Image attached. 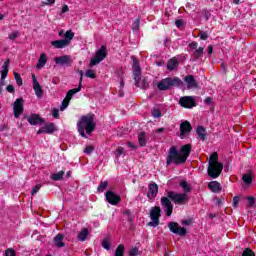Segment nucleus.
<instances>
[{
    "mask_svg": "<svg viewBox=\"0 0 256 256\" xmlns=\"http://www.w3.org/2000/svg\"><path fill=\"white\" fill-rule=\"evenodd\" d=\"M190 155L191 144H185L180 150H177V147L172 146L168 151L166 163L167 165H171V163H174V165H184V163H187V159Z\"/></svg>",
    "mask_w": 256,
    "mask_h": 256,
    "instance_id": "nucleus-1",
    "label": "nucleus"
},
{
    "mask_svg": "<svg viewBox=\"0 0 256 256\" xmlns=\"http://www.w3.org/2000/svg\"><path fill=\"white\" fill-rule=\"evenodd\" d=\"M171 201H173L175 205H185V203L189 201V198L185 193L168 191L167 197L164 196L161 198V205L162 207H164L167 217H171V215H173V204L171 203Z\"/></svg>",
    "mask_w": 256,
    "mask_h": 256,
    "instance_id": "nucleus-2",
    "label": "nucleus"
},
{
    "mask_svg": "<svg viewBox=\"0 0 256 256\" xmlns=\"http://www.w3.org/2000/svg\"><path fill=\"white\" fill-rule=\"evenodd\" d=\"M96 125L97 124L95 123V114L88 113L82 116L77 122L78 132L81 137L87 139V135H91V133L95 131ZM85 131L87 134H85Z\"/></svg>",
    "mask_w": 256,
    "mask_h": 256,
    "instance_id": "nucleus-3",
    "label": "nucleus"
},
{
    "mask_svg": "<svg viewBox=\"0 0 256 256\" xmlns=\"http://www.w3.org/2000/svg\"><path fill=\"white\" fill-rule=\"evenodd\" d=\"M223 171V164L219 162V155L214 152L209 159L208 175L212 179H217Z\"/></svg>",
    "mask_w": 256,
    "mask_h": 256,
    "instance_id": "nucleus-4",
    "label": "nucleus"
},
{
    "mask_svg": "<svg viewBox=\"0 0 256 256\" xmlns=\"http://www.w3.org/2000/svg\"><path fill=\"white\" fill-rule=\"evenodd\" d=\"M132 60V71L136 87H139L140 89H147L149 87V83L146 78L141 79V66H139V60L135 57H132Z\"/></svg>",
    "mask_w": 256,
    "mask_h": 256,
    "instance_id": "nucleus-5",
    "label": "nucleus"
},
{
    "mask_svg": "<svg viewBox=\"0 0 256 256\" xmlns=\"http://www.w3.org/2000/svg\"><path fill=\"white\" fill-rule=\"evenodd\" d=\"M177 85H181V79H179L178 77L166 78L162 79L158 83V89L159 91H167L168 89L175 87Z\"/></svg>",
    "mask_w": 256,
    "mask_h": 256,
    "instance_id": "nucleus-6",
    "label": "nucleus"
},
{
    "mask_svg": "<svg viewBox=\"0 0 256 256\" xmlns=\"http://www.w3.org/2000/svg\"><path fill=\"white\" fill-rule=\"evenodd\" d=\"M159 217H161V207L155 206L150 210L151 222L148 223L149 227H157L159 225Z\"/></svg>",
    "mask_w": 256,
    "mask_h": 256,
    "instance_id": "nucleus-7",
    "label": "nucleus"
},
{
    "mask_svg": "<svg viewBox=\"0 0 256 256\" xmlns=\"http://www.w3.org/2000/svg\"><path fill=\"white\" fill-rule=\"evenodd\" d=\"M168 227L175 235H180V237H185L187 235V229L180 227L177 222H170Z\"/></svg>",
    "mask_w": 256,
    "mask_h": 256,
    "instance_id": "nucleus-8",
    "label": "nucleus"
},
{
    "mask_svg": "<svg viewBox=\"0 0 256 256\" xmlns=\"http://www.w3.org/2000/svg\"><path fill=\"white\" fill-rule=\"evenodd\" d=\"M9 63H11L10 59H7L1 70V81H0V93H3V85H5V79H7V75H9Z\"/></svg>",
    "mask_w": 256,
    "mask_h": 256,
    "instance_id": "nucleus-9",
    "label": "nucleus"
},
{
    "mask_svg": "<svg viewBox=\"0 0 256 256\" xmlns=\"http://www.w3.org/2000/svg\"><path fill=\"white\" fill-rule=\"evenodd\" d=\"M179 103L181 107H185L186 109H193V107L197 106V103H195V98H193V96H184L180 98Z\"/></svg>",
    "mask_w": 256,
    "mask_h": 256,
    "instance_id": "nucleus-10",
    "label": "nucleus"
},
{
    "mask_svg": "<svg viewBox=\"0 0 256 256\" xmlns=\"http://www.w3.org/2000/svg\"><path fill=\"white\" fill-rule=\"evenodd\" d=\"M23 103L24 100L23 98H17L16 101L14 102V117H16V119H19V117H21V113H23Z\"/></svg>",
    "mask_w": 256,
    "mask_h": 256,
    "instance_id": "nucleus-11",
    "label": "nucleus"
},
{
    "mask_svg": "<svg viewBox=\"0 0 256 256\" xmlns=\"http://www.w3.org/2000/svg\"><path fill=\"white\" fill-rule=\"evenodd\" d=\"M106 201H108L110 205H118V203H121V196L115 194L113 191H107Z\"/></svg>",
    "mask_w": 256,
    "mask_h": 256,
    "instance_id": "nucleus-12",
    "label": "nucleus"
},
{
    "mask_svg": "<svg viewBox=\"0 0 256 256\" xmlns=\"http://www.w3.org/2000/svg\"><path fill=\"white\" fill-rule=\"evenodd\" d=\"M193 130V127H191V123L189 121H184L180 124V137L183 139L185 135H189L191 131Z\"/></svg>",
    "mask_w": 256,
    "mask_h": 256,
    "instance_id": "nucleus-13",
    "label": "nucleus"
},
{
    "mask_svg": "<svg viewBox=\"0 0 256 256\" xmlns=\"http://www.w3.org/2000/svg\"><path fill=\"white\" fill-rule=\"evenodd\" d=\"M54 61L56 65H67L68 67H70L71 63H73V60H71V56L69 55L56 57Z\"/></svg>",
    "mask_w": 256,
    "mask_h": 256,
    "instance_id": "nucleus-14",
    "label": "nucleus"
},
{
    "mask_svg": "<svg viewBox=\"0 0 256 256\" xmlns=\"http://www.w3.org/2000/svg\"><path fill=\"white\" fill-rule=\"evenodd\" d=\"M184 82L187 85V89H197V87H199V84L193 75H187L184 78Z\"/></svg>",
    "mask_w": 256,
    "mask_h": 256,
    "instance_id": "nucleus-15",
    "label": "nucleus"
},
{
    "mask_svg": "<svg viewBox=\"0 0 256 256\" xmlns=\"http://www.w3.org/2000/svg\"><path fill=\"white\" fill-rule=\"evenodd\" d=\"M32 83L36 96L39 98L43 97V88H41V84H39V81H37V77H35V74L32 75Z\"/></svg>",
    "mask_w": 256,
    "mask_h": 256,
    "instance_id": "nucleus-16",
    "label": "nucleus"
},
{
    "mask_svg": "<svg viewBox=\"0 0 256 256\" xmlns=\"http://www.w3.org/2000/svg\"><path fill=\"white\" fill-rule=\"evenodd\" d=\"M157 193H159V186H157L156 183L150 184L147 194L148 199H155L157 197Z\"/></svg>",
    "mask_w": 256,
    "mask_h": 256,
    "instance_id": "nucleus-17",
    "label": "nucleus"
},
{
    "mask_svg": "<svg viewBox=\"0 0 256 256\" xmlns=\"http://www.w3.org/2000/svg\"><path fill=\"white\" fill-rule=\"evenodd\" d=\"M53 131H55V124L53 123H50L42 128H40L37 132L38 135H41L43 133H48V134H51L53 133Z\"/></svg>",
    "mask_w": 256,
    "mask_h": 256,
    "instance_id": "nucleus-18",
    "label": "nucleus"
},
{
    "mask_svg": "<svg viewBox=\"0 0 256 256\" xmlns=\"http://www.w3.org/2000/svg\"><path fill=\"white\" fill-rule=\"evenodd\" d=\"M27 121L30 123V125H39V123H43V119L40 118L38 114H31L27 118Z\"/></svg>",
    "mask_w": 256,
    "mask_h": 256,
    "instance_id": "nucleus-19",
    "label": "nucleus"
},
{
    "mask_svg": "<svg viewBox=\"0 0 256 256\" xmlns=\"http://www.w3.org/2000/svg\"><path fill=\"white\" fill-rule=\"evenodd\" d=\"M52 47H55V49H64V47H69V44L67 40H55L51 42Z\"/></svg>",
    "mask_w": 256,
    "mask_h": 256,
    "instance_id": "nucleus-20",
    "label": "nucleus"
},
{
    "mask_svg": "<svg viewBox=\"0 0 256 256\" xmlns=\"http://www.w3.org/2000/svg\"><path fill=\"white\" fill-rule=\"evenodd\" d=\"M95 57L103 61L107 57V47L102 45L99 50L96 51Z\"/></svg>",
    "mask_w": 256,
    "mask_h": 256,
    "instance_id": "nucleus-21",
    "label": "nucleus"
},
{
    "mask_svg": "<svg viewBox=\"0 0 256 256\" xmlns=\"http://www.w3.org/2000/svg\"><path fill=\"white\" fill-rule=\"evenodd\" d=\"M179 67V60L177 58L173 57L171 58L167 63V70L173 71Z\"/></svg>",
    "mask_w": 256,
    "mask_h": 256,
    "instance_id": "nucleus-22",
    "label": "nucleus"
},
{
    "mask_svg": "<svg viewBox=\"0 0 256 256\" xmlns=\"http://www.w3.org/2000/svg\"><path fill=\"white\" fill-rule=\"evenodd\" d=\"M82 87H83V84H81L80 82L78 85V88L71 89L67 92L65 99H68V101H71V99H73V95H75L76 93H79Z\"/></svg>",
    "mask_w": 256,
    "mask_h": 256,
    "instance_id": "nucleus-23",
    "label": "nucleus"
},
{
    "mask_svg": "<svg viewBox=\"0 0 256 256\" xmlns=\"http://www.w3.org/2000/svg\"><path fill=\"white\" fill-rule=\"evenodd\" d=\"M63 239H65V236L63 234H57L54 237V244L61 249V247H65V243L63 242Z\"/></svg>",
    "mask_w": 256,
    "mask_h": 256,
    "instance_id": "nucleus-24",
    "label": "nucleus"
},
{
    "mask_svg": "<svg viewBox=\"0 0 256 256\" xmlns=\"http://www.w3.org/2000/svg\"><path fill=\"white\" fill-rule=\"evenodd\" d=\"M208 188L213 193H219L221 191V184L217 181H212L208 184Z\"/></svg>",
    "mask_w": 256,
    "mask_h": 256,
    "instance_id": "nucleus-25",
    "label": "nucleus"
},
{
    "mask_svg": "<svg viewBox=\"0 0 256 256\" xmlns=\"http://www.w3.org/2000/svg\"><path fill=\"white\" fill-rule=\"evenodd\" d=\"M46 63H47V55H45V53H42L36 65L37 69H43Z\"/></svg>",
    "mask_w": 256,
    "mask_h": 256,
    "instance_id": "nucleus-26",
    "label": "nucleus"
},
{
    "mask_svg": "<svg viewBox=\"0 0 256 256\" xmlns=\"http://www.w3.org/2000/svg\"><path fill=\"white\" fill-rule=\"evenodd\" d=\"M138 143L140 147H145V145H147V133L140 132L138 135Z\"/></svg>",
    "mask_w": 256,
    "mask_h": 256,
    "instance_id": "nucleus-27",
    "label": "nucleus"
},
{
    "mask_svg": "<svg viewBox=\"0 0 256 256\" xmlns=\"http://www.w3.org/2000/svg\"><path fill=\"white\" fill-rule=\"evenodd\" d=\"M196 133L198 135V137L202 140L205 141L206 137H207V132H205V128L203 126H198Z\"/></svg>",
    "mask_w": 256,
    "mask_h": 256,
    "instance_id": "nucleus-28",
    "label": "nucleus"
},
{
    "mask_svg": "<svg viewBox=\"0 0 256 256\" xmlns=\"http://www.w3.org/2000/svg\"><path fill=\"white\" fill-rule=\"evenodd\" d=\"M73 37H75V33H73V31L68 30L66 31V33L64 34V41L68 42V45H71V41H73Z\"/></svg>",
    "mask_w": 256,
    "mask_h": 256,
    "instance_id": "nucleus-29",
    "label": "nucleus"
},
{
    "mask_svg": "<svg viewBox=\"0 0 256 256\" xmlns=\"http://www.w3.org/2000/svg\"><path fill=\"white\" fill-rule=\"evenodd\" d=\"M87 235H89V230L87 228H83L78 234V240L85 241V239H87Z\"/></svg>",
    "mask_w": 256,
    "mask_h": 256,
    "instance_id": "nucleus-30",
    "label": "nucleus"
},
{
    "mask_svg": "<svg viewBox=\"0 0 256 256\" xmlns=\"http://www.w3.org/2000/svg\"><path fill=\"white\" fill-rule=\"evenodd\" d=\"M180 187L183 189L185 195H187V193H191V186L189 183H187V181L180 182Z\"/></svg>",
    "mask_w": 256,
    "mask_h": 256,
    "instance_id": "nucleus-31",
    "label": "nucleus"
},
{
    "mask_svg": "<svg viewBox=\"0 0 256 256\" xmlns=\"http://www.w3.org/2000/svg\"><path fill=\"white\" fill-rule=\"evenodd\" d=\"M63 175H65V171L61 170L58 173H54L51 175L52 181H61L63 179Z\"/></svg>",
    "mask_w": 256,
    "mask_h": 256,
    "instance_id": "nucleus-32",
    "label": "nucleus"
},
{
    "mask_svg": "<svg viewBox=\"0 0 256 256\" xmlns=\"http://www.w3.org/2000/svg\"><path fill=\"white\" fill-rule=\"evenodd\" d=\"M203 51L204 48L203 47H199L198 49H196L193 53H192V57L194 59H199V57L203 56Z\"/></svg>",
    "mask_w": 256,
    "mask_h": 256,
    "instance_id": "nucleus-33",
    "label": "nucleus"
},
{
    "mask_svg": "<svg viewBox=\"0 0 256 256\" xmlns=\"http://www.w3.org/2000/svg\"><path fill=\"white\" fill-rule=\"evenodd\" d=\"M125 254V246L123 244L118 245L114 256H123Z\"/></svg>",
    "mask_w": 256,
    "mask_h": 256,
    "instance_id": "nucleus-34",
    "label": "nucleus"
},
{
    "mask_svg": "<svg viewBox=\"0 0 256 256\" xmlns=\"http://www.w3.org/2000/svg\"><path fill=\"white\" fill-rule=\"evenodd\" d=\"M14 79L19 87L23 85V78H21V74L14 72Z\"/></svg>",
    "mask_w": 256,
    "mask_h": 256,
    "instance_id": "nucleus-35",
    "label": "nucleus"
},
{
    "mask_svg": "<svg viewBox=\"0 0 256 256\" xmlns=\"http://www.w3.org/2000/svg\"><path fill=\"white\" fill-rule=\"evenodd\" d=\"M242 180L244 181V183H246V185H251V183L253 182V178L249 174H244Z\"/></svg>",
    "mask_w": 256,
    "mask_h": 256,
    "instance_id": "nucleus-36",
    "label": "nucleus"
},
{
    "mask_svg": "<svg viewBox=\"0 0 256 256\" xmlns=\"http://www.w3.org/2000/svg\"><path fill=\"white\" fill-rule=\"evenodd\" d=\"M108 185H109V183L107 181L101 182L100 185L98 186V192L103 193V191H105V189H107Z\"/></svg>",
    "mask_w": 256,
    "mask_h": 256,
    "instance_id": "nucleus-37",
    "label": "nucleus"
},
{
    "mask_svg": "<svg viewBox=\"0 0 256 256\" xmlns=\"http://www.w3.org/2000/svg\"><path fill=\"white\" fill-rule=\"evenodd\" d=\"M102 61L100 58L94 56L91 61H90V64H89V67H95V65H99V62Z\"/></svg>",
    "mask_w": 256,
    "mask_h": 256,
    "instance_id": "nucleus-38",
    "label": "nucleus"
},
{
    "mask_svg": "<svg viewBox=\"0 0 256 256\" xmlns=\"http://www.w3.org/2000/svg\"><path fill=\"white\" fill-rule=\"evenodd\" d=\"M85 75L90 79H95L97 77V75L95 74V70H91V69L87 70Z\"/></svg>",
    "mask_w": 256,
    "mask_h": 256,
    "instance_id": "nucleus-39",
    "label": "nucleus"
},
{
    "mask_svg": "<svg viewBox=\"0 0 256 256\" xmlns=\"http://www.w3.org/2000/svg\"><path fill=\"white\" fill-rule=\"evenodd\" d=\"M69 101L71 100H68L67 98H65L63 101H62V104L60 106V111H65V108L66 107H69Z\"/></svg>",
    "mask_w": 256,
    "mask_h": 256,
    "instance_id": "nucleus-40",
    "label": "nucleus"
},
{
    "mask_svg": "<svg viewBox=\"0 0 256 256\" xmlns=\"http://www.w3.org/2000/svg\"><path fill=\"white\" fill-rule=\"evenodd\" d=\"M152 116L155 117V119H159V117H161V110L158 108H154L152 110Z\"/></svg>",
    "mask_w": 256,
    "mask_h": 256,
    "instance_id": "nucleus-41",
    "label": "nucleus"
},
{
    "mask_svg": "<svg viewBox=\"0 0 256 256\" xmlns=\"http://www.w3.org/2000/svg\"><path fill=\"white\" fill-rule=\"evenodd\" d=\"M140 21H139V18H137L133 24H132V29L133 31H139V27H140Z\"/></svg>",
    "mask_w": 256,
    "mask_h": 256,
    "instance_id": "nucleus-42",
    "label": "nucleus"
},
{
    "mask_svg": "<svg viewBox=\"0 0 256 256\" xmlns=\"http://www.w3.org/2000/svg\"><path fill=\"white\" fill-rule=\"evenodd\" d=\"M102 247H103L104 249H107V251H109V250L111 249V243L109 242V240L104 239V240L102 241Z\"/></svg>",
    "mask_w": 256,
    "mask_h": 256,
    "instance_id": "nucleus-43",
    "label": "nucleus"
},
{
    "mask_svg": "<svg viewBox=\"0 0 256 256\" xmlns=\"http://www.w3.org/2000/svg\"><path fill=\"white\" fill-rule=\"evenodd\" d=\"M242 256H255V252H253V250L250 248H246L242 253Z\"/></svg>",
    "mask_w": 256,
    "mask_h": 256,
    "instance_id": "nucleus-44",
    "label": "nucleus"
},
{
    "mask_svg": "<svg viewBox=\"0 0 256 256\" xmlns=\"http://www.w3.org/2000/svg\"><path fill=\"white\" fill-rule=\"evenodd\" d=\"M129 255L130 256H137V255H139V248L138 247L131 248L129 250Z\"/></svg>",
    "mask_w": 256,
    "mask_h": 256,
    "instance_id": "nucleus-45",
    "label": "nucleus"
},
{
    "mask_svg": "<svg viewBox=\"0 0 256 256\" xmlns=\"http://www.w3.org/2000/svg\"><path fill=\"white\" fill-rule=\"evenodd\" d=\"M95 151V147L93 146H86V148L84 149V153H86L87 155H91V153Z\"/></svg>",
    "mask_w": 256,
    "mask_h": 256,
    "instance_id": "nucleus-46",
    "label": "nucleus"
},
{
    "mask_svg": "<svg viewBox=\"0 0 256 256\" xmlns=\"http://www.w3.org/2000/svg\"><path fill=\"white\" fill-rule=\"evenodd\" d=\"M198 35L202 41H207V39L209 38V35H207V32L201 31Z\"/></svg>",
    "mask_w": 256,
    "mask_h": 256,
    "instance_id": "nucleus-47",
    "label": "nucleus"
},
{
    "mask_svg": "<svg viewBox=\"0 0 256 256\" xmlns=\"http://www.w3.org/2000/svg\"><path fill=\"white\" fill-rule=\"evenodd\" d=\"M255 205V197L250 196L248 197V207H253Z\"/></svg>",
    "mask_w": 256,
    "mask_h": 256,
    "instance_id": "nucleus-48",
    "label": "nucleus"
},
{
    "mask_svg": "<svg viewBox=\"0 0 256 256\" xmlns=\"http://www.w3.org/2000/svg\"><path fill=\"white\" fill-rule=\"evenodd\" d=\"M181 223L184 226H189V225H193V220L192 219L182 220Z\"/></svg>",
    "mask_w": 256,
    "mask_h": 256,
    "instance_id": "nucleus-49",
    "label": "nucleus"
},
{
    "mask_svg": "<svg viewBox=\"0 0 256 256\" xmlns=\"http://www.w3.org/2000/svg\"><path fill=\"white\" fill-rule=\"evenodd\" d=\"M17 37H19V32H13L12 34L9 35V39H11L12 41H15V39H17Z\"/></svg>",
    "mask_w": 256,
    "mask_h": 256,
    "instance_id": "nucleus-50",
    "label": "nucleus"
},
{
    "mask_svg": "<svg viewBox=\"0 0 256 256\" xmlns=\"http://www.w3.org/2000/svg\"><path fill=\"white\" fill-rule=\"evenodd\" d=\"M124 152H125V149L123 147H118L116 149V155H118V157L123 155Z\"/></svg>",
    "mask_w": 256,
    "mask_h": 256,
    "instance_id": "nucleus-51",
    "label": "nucleus"
},
{
    "mask_svg": "<svg viewBox=\"0 0 256 256\" xmlns=\"http://www.w3.org/2000/svg\"><path fill=\"white\" fill-rule=\"evenodd\" d=\"M6 256H15V250L9 248L6 250Z\"/></svg>",
    "mask_w": 256,
    "mask_h": 256,
    "instance_id": "nucleus-52",
    "label": "nucleus"
},
{
    "mask_svg": "<svg viewBox=\"0 0 256 256\" xmlns=\"http://www.w3.org/2000/svg\"><path fill=\"white\" fill-rule=\"evenodd\" d=\"M39 189H41V184H37L33 190H32V195H35L36 193H38Z\"/></svg>",
    "mask_w": 256,
    "mask_h": 256,
    "instance_id": "nucleus-53",
    "label": "nucleus"
},
{
    "mask_svg": "<svg viewBox=\"0 0 256 256\" xmlns=\"http://www.w3.org/2000/svg\"><path fill=\"white\" fill-rule=\"evenodd\" d=\"M54 119H59V109L55 108L52 113Z\"/></svg>",
    "mask_w": 256,
    "mask_h": 256,
    "instance_id": "nucleus-54",
    "label": "nucleus"
},
{
    "mask_svg": "<svg viewBox=\"0 0 256 256\" xmlns=\"http://www.w3.org/2000/svg\"><path fill=\"white\" fill-rule=\"evenodd\" d=\"M6 91H8V93H15V87H13V85H8Z\"/></svg>",
    "mask_w": 256,
    "mask_h": 256,
    "instance_id": "nucleus-55",
    "label": "nucleus"
},
{
    "mask_svg": "<svg viewBox=\"0 0 256 256\" xmlns=\"http://www.w3.org/2000/svg\"><path fill=\"white\" fill-rule=\"evenodd\" d=\"M238 205H239V197L236 196V197L233 198V206L237 207Z\"/></svg>",
    "mask_w": 256,
    "mask_h": 256,
    "instance_id": "nucleus-56",
    "label": "nucleus"
},
{
    "mask_svg": "<svg viewBox=\"0 0 256 256\" xmlns=\"http://www.w3.org/2000/svg\"><path fill=\"white\" fill-rule=\"evenodd\" d=\"M127 145L130 149H133L134 151L137 150V145H134L133 142H127Z\"/></svg>",
    "mask_w": 256,
    "mask_h": 256,
    "instance_id": "nucleus-57",
    "label": "nucleus"
},
{
    "mask_svg": "<svg viewBox=\"0 0 256 256\" xmlns=\"http://www.w3.org/2000/svg\"><path fill=\"white\" fill-rule=\"evenodd\" d=\"M213 101V99L211 97H207L205 100H204V103H206V105H211V102Z\"/></svg>",
    "mask_w": 256,
    "mask_h": 256,
    "instance_id": "nucleus-58",
    "label": "nucleus"
},
{
    "mask_svg": "<svg viewBox=\"0 0 256 256\" xmlns=\"http://www.w3.org/2000/svg\"><path fill=\"white\" fill-rule=\"evenodd\" d=\"M190 49H196L197 48V42H192L189 44Z\"/></svg>",
    "mask_w": 256,
    "mask_h": 256,
    "instance_id": "nucleus-59",
    "label": "nucleus"
},
{
    "mask_svg": "<svg viewBox=\"0 0 256 256\" xmlns=\"http://www.w3.org/2000/svg\"><path fill=\"white\" fill-rule=\"evenodd\" d=\"M183 26V20H176V27H182Z\"/></svg>",
    "mask_w": 256,
    "mask_h": 256,
    "instance_id": "nucleus-60",
    "label": "nucleus"
},
{
    "mask_svg": "<svg viewBox=\"0 0 256 256\" xmlns=\"http://www.w3.org/2000/svg\"><path fill=\"white\" fill-rule=\"evenodd\" d=\"M67 11H69V6L64 5V6L62 7V13H67Z\"/></svg>",
    "mask_w": 256,
    "mask_h": 256,
    "instance_id": "nucleus-61",
    "label": "nucleus"
},
{
    "mask_svg": "<svg viewBox=\"0 0 256 256\" xmlns=\"http://www.w3.org/2000/svg\"><path fill=\"white\" fill-rule=\"evenodd\" d=\"M55 3V0H47L45 5H53Z\"/></svg>",
    "mask_w": 256,
    "mask_h": 256,
    "instance_id": "nucleus-62",
    "label": "nucleus"
},
{
    "mask_svg": "<svg viewBox=\"0 0 256 256\" xmlns=\"http://www.w3.org/2000/svg\"><path fill=\"white\" fill-rule=\"evenodd\" d=\"M213 53V46H208V55H211Z\"/></svg>",
    "mask_w": 256,
    "mask_h": 256,
    "instance_id": "nucleus-63",
    "label": "nucleus"
},
{
    "mask_svg": "<svg viewBox=\"0 0 256 256\" xmlns=\"http://www.w3.org/2000/svg\"><path fill=\"white\" fill-rule=\"evenodd\" d=\"M52 83H53L54 85H57V83H59V78H53V79H52Z\"/></svg>",
    "mask_w": 256,
    "mask_h": 256,
    "instance_id": "nucleus-64",
    "label": "nucleus"
}]
</instances>
